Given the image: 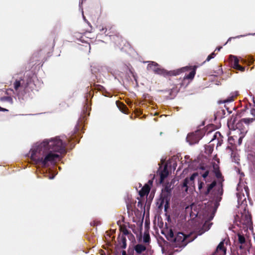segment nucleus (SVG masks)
Instances as JSON below:
<instances>
[{
    "instance_id": "obj_1",
    "label": "nucleus",
    "mask_w": 255,
    "mask_h": 255,
    "mask_svg": "<svg viewBox=\"0 0 255 255\" xmlns=\"http://www.w3.org/2000/svg\"><path fill=\"white\" fill-rule=\"evenodd\" d=\"M30 152L31 159L43 167H48L49 163L53 164L60 159L58 154L48 150L47 148L40 147V144L31 149Z\"/></svg>"
},
{
    "instance_id": "obj_2",
    "label": "nucleus",
    "mask_w": 255,
    "mask_h": 255,
    "mask_svg": "<svg viewBox=\"0 0 255 255\" xmlns=\"http://www.w3.org/2000/svg\"><path fill=\"white\" fill-rule=\"evenodd\" d=\"M197 68V66H186L177 70L168 71L160 67L159 65L155 62H151L147 66L148 70H151L155 74L162 75L164 77L176 76L182 72L191 70L188 74L185 75L184 77V79L189 80H192L194 78Z\"/></svg>"
},
{
    "instance_id": "obj_3",
    "label": "nucleus",
    "mask_w": 255,
    "mask_h": 255,
    "mask_svg": "<svg viewBox=\"0 0 255 255\" xmlns=\"http://www.w3.org/2000/svg\"><path fill=\"white\" fill-rule=\"evenodd\" d=\"M39 144L40 147L47 148L48 150L53 152L60 154L66 153V143L57 137L51 139H45Z\"/></svg>"
},
{
    "instance_id": "obj_4",
    "label": "nucleus",
    "mask_w": 255,
    "mask_h": 255,
    "mask_svg": "<svg viewBox=\"0 0 255 255\" xmlns=\"http://www.w3.org/2000/svg\"><path fill=\"white\" fill-rule=\"evenodd\" d=\"M216 185L217 181L215 180L213 181L211 183L207 184V189H205L204 191V195L206 196L208 195L210 193L212 195H213L214 198H215V206L217 208L219 204L218 202L220 201L222 199L221 196L223 194V188L222 182H220L219 186L213 190V189L215 187Z\"/></svg>"
},
{
    "instance_id": "obj_5",
    "label": "nucleus",
    "mask_w": 255,
    "mask_h": 255,
    "mask_svg": "<svg viewBox=\"0 0 255 255\" xmlns=\"http://www.w3.org/2000/svg\"><path fill=\"white\" fill-rule=\"evenodd\" d=\"M255 121V118H243L235 125V130L239 134L246 135L249 129V126Z\"/></svg>"
},
{
    "instance_id": "obj_6",
    "label": "nucleus",
    "mask_w": 255,
    "mask_h": 255,
    "mask_svg": "<svg viewBox=\"0 0 255 255\" xmlns=\"http://www.w3.org/2000/svg\"><path fill=\"white\" fill-rule=\"evenodd\" d=\"M235 223L238 226L241 227L243 225L248 228L252 224L251 215L246 212L242 213L241 216L237 215L235 217Z\"/></svg>"
},
{
    "instance_id": "obj_7",
    "label": "nucleus",
    "mask_w": 255,
    "mask_h": 255,
    "mask_svg": "<svg viewBox=\"0 0 255 255\" xmlns=\"http://www.w3.org/2000/svg\"><path fill=\"white\" fill-rule=\"evenodd\" d=\"M236 243L241 250L244 252H250V247L251 246L250 242L246 239L242 233H238L237 235Z\"/></svg>"
},
{
    "instance_id": "obj_8",
    "label": "nucleus",
    "mask_w": 255,
    "mask_h": 255,
    "mask_svg": "<svg viewBox=\"0 0 255 255\" xmlns=\"http://www.w3.org/2000/svg\"><path fill=\"white\" fill-rule=\"evenodd\" d=\"M97 27L102 33L105 34L107 36H109L110 37V39L118 33L115 26L110 23H108L106 25L102 24L99 25Z\"/></svg>"
},
{
    "instance_id": "obj_9",
    "label": "nucleus",
    "mask_w": 255,
    "mask_h": 255,
    "mask_svg": "<svg viewBox=\"0 0 255 255\" xmlns=\"http://www.w3.org/2000/svg\"><path fill=\"white\" fill-rule=\"evenodd\" d=\"M188 238L183 233L178 232L175 237L173 242L174 243V245L176 247L182 248L186 246L189 241L187 240Z\"/></svg>"
},
{
    "instance_id": "obj_10",
    "label": "nucleus",
    "mask_w": 255,
    "mask_h": 255,
    "mask_svg": "<svg viewBox=\"0 0 255 255\" xmlns=\"http://www.w3.org/2000/svg\"><path fill=\"white\" fill-rule=\"evenodd\" d=\"M171 189H172L171 188V185L167 184L165 186L164 189L162 193L161 194V204L162 205L164 202H165V204L164 205V208H165V210L169 207V202L170 200V197L171 195Z\"/></svg>"
},
{
    "instance_id": "obj_11",
    "label": "nucleus",
    "mask_w": 255,
    "mask_h": 255,
    "mask_svg": "<svg viewBox=\"0 0 255 255\" xmlns=\"http://www.w3.org/2000/svg\"><path fill=\"white\" fill-rule=\"evenodd\" d=\"M201 138L200 132L196 131L195 132L188 134L186 140L190 144H193L198 143Z\"/></svg>"
},
{
    "instance_id": "obj_12",
    "label": "nucleus",
    "mask_w": 255,
    "mask_h": 255,
    "mask_svg": "<svg viewBox=\"0 0 255 255\" xmlns=\"http://www.w3.org/2000/svg\"><path fill=\"white\" fill-rule=\"evenodd\" d=\"M250 195V190L247 186H244L241 192L237 193L238 201L239 203H243L246 200V197H249Z\"/></svg>"
},
{
    "instance_id": "obj_13",
    "label": "nucleus",
    "mask_w": 255,
    "mask_h": 255,
    "mask_svg": "<svg viewBox=\"0 0 255 255\" xmlns=\"http://www.w3.org/2000/svg\"><path fill=\"white\" fill-rule=\"evenodd\" d=\"M111 40L118 47H121L124 45L126 42L125 40L120 35V33H118L115 36L112 37Z\"/></svg>"
},
{
    "instance_id": "obj_14",
    "label": "nucleus",
    "mask_w": 255,
    "mask_h": 255,
    "mask_svg": "<svg viewBox=\"0 0 255 255\" xmlns=\"http://www.w3.org/2000/svg\"><path fill=\"white\" fill-rule=\"evenodd\" d=\"M238 95V92H232L230 94V95L229 96V97L226 99V100H224L223 101H219V104L221 103H226L228 102H231L234 101V99L235 98H236Z\"/></svg>"
},
{
    "instance_id": "obj_15",
    "label": "nucleus",
    "mask_w": 255,
    "mask_h": 255,
    "mask_svg": "<svg viewBox=\"0 0 255 255\" xmlns=\"http://www.w3.org/2000/svg\"><path fill=\"white\" fill-rule=\"evenodd\" d=\"M150 187L148 184H145L143 187L139 191V194L140 198L147 195L150 191Z\"/></svg>"
},
{
    "instance_id": "obj_16",
    "label": "nucleus",
    "mask_w": 255,
    "mask_h": 255,
    "mask_svg": "<svg viewBox=\"0 0 255 255\" xmlns=\"http://www.w3.org/2000/svg\"><path fill=\"white\" fill-rule=\"evenodd\" d=\"M169 174L167 166H165L163 169L159 172L160 182L162 183L164 180L168 176Z\"/></svg>"
},
{
    "instance_id": "obj_17",
    "label": "nucleus",
    "mask_w": 255,
    "mask_h": 255,
    "mask_svg": "<svg viewBox=\"0 0 255 255\" xmlns=\"http://www.w3.org/2000/svg\"><path fill=\"white\" fill-rule=\"evenodd\" d=\"M134 250L136 254L140 255L146 251V248L144 245L138 244L134 247Z\"/></svg>"
},
{
    "instance_id": "obj_18",
    "label": "nucleus",
    "mask_w": 255,
    "mask_h": 255,
    "mask_svg": "<svg viewBox=\"0 0 255 255\" xmlns=\"http://www.w3.org/2000/svg\"><path fill=\"white\" fill-rule=\"evenodd\" d=\"M230 60L232 67L234 69L239 64V60L237 56L231 55Z\"/></svg>"
},
{
    "instance_id": "obj_19",
    "label": "nucleus",
    "mask_w": 255,
    "mask_h": 255,
    "mask_svg": "<svg viewBox=\"0 0 255 255\" xmlns=\"http://www.w3.org/2000/svg\"><path fill=\"white\" fill-rule=\"evenodd\" d=\"M223 136H222L221 133L219 131H216L213 137L212 138L211 140H214L215 139H217L218 143H217V146H220L223 141L222 139Z\"/></svg>"
},
{
    "instance_id": "obj_20",
    "label": "nucleus",
    "mask_w": 255,
    "mask_h": 255,
    "mask_svg": "<svg viewBox=\"0 0 255 255\" xmlns=\"http://www.w3.org/2000/svg\"><path fill=\"white\" fill-rule=\"evenodd\" d=\"M213 167H214V172L216 177L219 179H222V181L221 182H222L224 180L223 177L222 176L221 172H220V171L219 170V166L217 165H214Z\"/></svg>"
},
{
    "instance_id": "obj_21",
    "label": "nucleus",
    "mask_w": 255,
    "mask_h": 255,
    "mask_svg": "<svg viewBox=\"0 0 255 255\" xmlns=\"http://www.w3.org/2000/svg\"><path fill=\"white\" fill-rule=\"evenodd\" d=\"M26 80L24 81V88L30 87V88H33L32 87H30V85L32 84L33 82L32 77L31 75H27L25 77Z\"/></svg>"
},
{
    "instance_id": "obj_22",
    "label": "nucleus",
    "mask_w": 255,
    "mask_h": 255,
    "mask_svg": "<svg viewBox=\"0 0 255 255\" xmlns=\"http://www.w3.org/2000/svg\"><path fill=\"white\" fill-rule=\"evenodd\" d=\"M14 88L15 90V91H17L18 89L20 87H23L24 88V79H21L20 80H16L14 84Z\"/></svg>"
},
{
    "instance_id": "obj_23",
    "label": "nucleus",
    "mask_w": 255,
    "mask_h": 255,
    "mask_svg": "<svg viewBox=\"0 0 255 255\" xmlns=\"http://www.w3.org/2000/svg\"><path fill=\"white\" fill-rule=\"evenodd\" d=\"M135 203L136 201L134 200H130L129 202H127V208L128 214L130 212H132L133 211V207L135 206Z\"/></svg>"
},
{
    "instance_id": "obj_24",
    "label": "nucleus",
    "mask_w": 255,
    "mask_h": 255,
    "mask_svg": "<svg viewBox=\"0 0 255 255\" xmlns=\"http://www.w3.org/2000/svg\"><path fill=\"white\" fill-rule=\"evenodd\" d=\"M175 237V236L171 229H170L169 231H168L166 235V239L170 242H173Z\"/></svg>"
},
{
    "instance_id": "obj_25",
    "label": "nucleus",
    "mask_w": 255,
    "mask_h": 255,
    "mask_svg": "<svg viewBox=\"0 0 255 255\" xmlns=\"http://www.w3.org/2000/svg\"><path fill=\"white\" fill-rule=\"evenodd\" d=\"M119 244L123 249H126L127 247V239L125 236H122Z\"/></svg>"
},
{
    "instance_id": "obj_26",
    "label": "nucleus",
    "mask_w": 255,
    "mask_h": 255,
    "mask_svg": "<svg viewBox=\"0 0 255 255\" xmlns=\"http://www.w3.org/2000/svg\"><path fill=\"white\" fill-rule=\"evenodd\" d=\"M217 251H221L224 253V254H226V248L224 247V242H221L218 245L217 249Z\"/></svg>"
},
{
    "instance_id": "obj_27",
    "label": "nucleus",
    "mask_w": 255,
    "mask_h": 255,
    "mask_svg": "<svg viewBox=\"0 0 255 255\" xmlns=\"http://www.w3.org/2000/svg\"><path fill=\"white\" fill-rule=\"evenodd\" d=\"M118 107L120 109V110L124 114H127L128 109L127 107V106L123 103H120L119 105H118Z\"/></svg>"
},
{
    "instance_id": "obj_28",
    "label": "nucleus",
    "mask_w": 255,
    "mask_h": 255,
    "mask_svg": "<svg viewBox=\"0 0 255 255\" xmlns=\"http://www.w3.org/2000/svg\"><path fill=\"white\" fill-rule=\"evenodd\" d=\"M204 186V183L203 181L200 180H198V190L200 194L204 195V191H205V189L203 188Z\"/></svg>"
},
{
    "instance_id": "obj_29",
    "label": "nucleus",
    "mask_w": 255,
    "mask_h": 255,
    "mask_svg": "<svg viewBox=\"0 0 255 255\" xmlns=\"http://www.w3.org/2000/svg\"><path fill=\"white\" fill-rule=\"evenodd\" d=\"M143 241L145 244H146V243L149 244L150 243V238L149 234L148 232H144V235H143Z\"/></svg>"
},
{
    "instance_id": "obj_30",
    "label": "nucleus",
    "mask_w": 255,
    "mask_h": 255,
    "mask_svg": "<svg viewBox=\"0 0 255 255\" xmlns=\"http://www.w3.org/2000/svg\"><path fill=\"white\" fill-rule=\"evenodd\" d=\"M213 149V146H211V145H207L205 146V152L208 155H210L212 153Z\"/></svg>"
},
{
    "instance_id": "obj_31",
    "label": "nucleus",
    "mask_w": 255,
    "mask_h": 255,
    "mask_svg": "<svg viewBox=\"0 0 255 255\" xmlns=\"http://www.w3.org/2000/svg\"><path fill=\"white\" fill-rule=\"evenodd\" d=\"M188 184L191 185L190 183H189V178L186 177L184 180V181H183V185H182V187L183 188H185V191H187V190L188 189Z\"/></svg>"
},
{
    "instance_id": "obj_32",
    "label": "nucleus",
    "mask_w": 255,
    "mask_h": 255,
    "mask_svg": "<svg viewBox=\"0 0 255 255\" xmlns=\"http://www.w3.org/2000/svg\"><path fill=\"white\" fill-rule=\"evenodd\" d=\"M0 100L1 101H7V102L10 103V104H12V103H13L12 98L9 96H5V97H1L0 99Z\"/></svg>"
},
{
    "instance_id": "obj_33",
    "label": "nucleus",
    "mask_w": 255,
    "mask_h": 255,
    "mask_svg": "<svg viewBox=\"0 0 255 255\" xmlns=\"http://www.w3.org/2000/svg\"><path fill=\"white\" fill-rule=\"evenodd\" d=\"M198 175V173L197 172H195L191 175L190 178H189V183H190L191 185L194 183V179Z\"/></svg>"
},
{
    "instance_id": "obj_34",
    "label": "nucleus",
    "mask_w": 255,
    "mask_h": 255,
    "mask_svg": "<svg viewBox=\"0 0 255 255\" xmlns=\"http://www.w3.org/2000/svg\"><path fill=\"white\" fill-rule=\"evenodd\" d=\"M121 231L123 232L124 235H128L129 234V231L127 229L126 226L121 227Z\"/></svg>"
},
{
    "instance_id": "obj_35",
    "label": "nucleus",
    "mask_w": 255,
    "mask_h": 255,
    "mask_svg": "<svg viewBox=\"0 0 255 255\" xmlns=\"http://www.w3.org/2000/svg\"><path fill=\"white\" fill-rule=\"evenodd\" d=\"M216 55V54L215 53V51L212 52L207 57L206 60L204 62V63L209 61L211 59L214 58Z\"/></svg>"
},
{
    "instance_id": "obj_36",
    "label": "nucleus",
    "mask_w": 255,
    "mask_h": 255,
    "mask_svg": "<svg viewBox=\"0 0 255 255\" xmlns=\"http://www.w3.org/2000/svg\"><path fill=\"white\" fill-rule=\"evenodd\" d=\"M83 123L82 121H78V123L75 127V129L76 131L79 130L82 127Z\"/></svg>"
},
{
    "instance_id": "obj_37",
    "label": "nucleus",
    "mask_w": 255,
    "mask_h": 255,
    "mask_svg": "<svg viewBox=\"0 0 255 255\" xmlns=\"http://www.w3.org/2000/svg\"><path fill=\"white\" fill-rule=\"evenodd\" d=\"M231 157L233 158L232 160L233 161L237 162V163H239V161L240 160V159L233 152L231 154Z\"/></svg>"
},
{
    "instance_id": "obj_38",
    "label": "nucleus",
    "mask_w": 255,
    "mask_h": 255,
    "mask_svg": "<svg viewBox=\"0 0 255 255\" xmlns=\"http://www.w3.org/2000/svg\"><path fill=\"white\" fill-rule=\"evenodd\" d=\"M137 200H138V201L137 202V206L138 208H140L141 209H142L143 202L140 199V198L137 197Z\"/></svg>"
},
{
    "instance_id": "obj_39",
    "label": "nucleus",
    "mask_w": 255,
    "mask_h": 255,
    "mask_svg": "<svg viewBox=\"0 0 255 255\" xmlns=\"http://www.w3.org/2000/svg\"><path fill=\"white\" fill-rule=\"evenodd\" d=\"M239 137L238 139V143L239 145H241L242 142L243 138L245 137V135H243V134H239Z\"/></svg>"
},
{
    "instance_id": "obj_40",
    "label": "nucleus",
    "mask_w": 255,
    "mask_h": 255,
    "mask_svg": "<svg viewBox=\"0 0 255 255\" xmlns=\"http://www.w3.org/2000/svg\"><path fill=\"white\" fill-rule=\"evenodd\" d=\"M234 69L237 70H239L241 72H244L245 70V67L242 66L240 64H239L238 66H237V68H235Z\"/></svg>"
},
{
    "instance_id": "obj_41",
    "label": "nucleus",
    "mask_w": 255,
    "mask_h": 255,
    "mask_svg": "<svg viewBox=\"0 0 255 255\" xmlns=\"http://www.w3.org/2000/svg\"><path fill=\"white\" fill-rule=\"evenodd\" d=\"M209 170H206L204 173L202 174V177L205 179L209 175Z\"/></svg>"
},
{
    "instance_id": "obj_42",
    "label": "nucleus",
    "mask_w": 255,
    "mask_h": 255,
    "mask_svg": "<svg viewBox=\"0 0 255 255\" xmlns=\"http://www.w3.org/2000/svg\"><path fill=\"white\" fill-rule=\"evenodd\" d=\"M251 114L255 118V108H253L251 110Z\"/></svg>"
},
{
    "instance_id": "obj_43",
    "label": "nucleus",
    "mask_w": 255,
    "mask_h": 255,
    "mask_svg": "<svg viewBox=\"0 0 255 255\" xmlns=\"http://www.w3.org/2000/svg\"><path fill=\"white\" fill-rule=\"evenodd\" d=\"M199 169H201L202 170H207V166H205L204 165H200V166L199 167Z\"/></svg>"
},
{
    "instance_id": "obj_44",
    "label": "nucleus",
    "mask_w": 255,
    "mask_h": 255,
    "mask_svg": "<svg viewBox=\"0 0 255 255\" xmlns=\"http://www.w3.org/2000/svg\"><path fill=\"white\" fill-rule=\"evenodd\" d=\"M234 137H235V138H237V137L236 136L234 135V136H230V137H229V140L230 141H231L232 140H235V139L234 138Z\"/></svg>"
},
{
    "instance_id": "obj_45",
    "label": "nucleus",
    "mask_w": 255,
    "mask_h": 255,
    "mask_svg": "<svg viewBox=\"0 0 255 255\" xmlns=\"http://www.w3.org/2000/svg\"><path fill=\"white\" fill-rule=\"evenodd\" d=\"M0 111H1V112H7L8 111V110L5 109V108H1V107H0Z\"/></svg>"
},
{
    "instance_id": "obj_46",
    "label": "nucleus",
    "mask_w": 255,
    "mask_h": 255,
    "mask_svg": "<svg viewBox=\"0 0 255 255\" xmlns=\"http://www.w3.org/2000/svg\"><path fill=\"white\" fill-rule=\"evenodd\" d=\"M239 173L240 174V177L241 178L245 176V174H244V172H241L240 170H239Z\"/></svg>"
},
{
    "instance_id": "obj_47",
    "label": "nucleus",
    "mask_w": 255,
    "mask_h": 255,
    "mask_svg": "<svg viewBox=\"0 0 255 255\" xmlns=\"http://www.w3.org/2000/svg\"><path fill=\"white\" fill-rule=\"evenodd\" d=\"M122 253V255H127V253L125 251H123Z\"/></svg>"
},
{
    "instance_id": "obj_48",
    "label": "nucleus",
    "mask_w": 255,
    "mask_h": 255,
    "mask_svg": "<svg viewBox=\"0 0 255 255\" xmlns=\"http://www.w3.org/2000/svg\"><path fill=\"white\" fill-rule=\"evenodd\" d=\"M173 90H174V88H172V89L169 90V91H170V96L171 95V93L173 91Z\"/></svg>"
},
{
    "instance_id": "obj_49",
    "label": "nucleus",
    "mask_w": 255,
    "mask_h": 255,
    "mask_svg": "<svg viewBox=\"0 0 255 255\" xmlns=\"http://www.w3.org/2000/svg\"><path fill=\"white\" fill-rule=\"evenodd\" d=\"M86 0H80V3L82 4L83 2L85 1Z\"/></svg>"
},
{
    "instance_id": "obj_50",
    "label": "nucleus",
    "mask_w": 255,
    "mask_h": 255,
    "mask_svg": "<svg viewBox=\"0 0 255 255\" xmlns=\"http://www.w3.org/2000/svg\"><path fill=\"white\" fill-rule=\"evenodd\" d=\"M221 48L222 47H219L216 48V50H218V51H220Z\"/></svg>"
},
{
    "instance_id": "obj_51",
    "label": "nucleus",
    "mask_w": 255,
    "mask_h": 255,
    "mask_svg": "<svg viewBox=\"0 0 255 255\" xmlns=\"http://www.w3.org/2000/svg\"><path fill=\"white\" fill-rule=\"evenodd\" d=\"M232 39V37H230V38L228 39V41H227V42H229L230 41H231V40Z\"/></svg>"
},
{
    "instance_id": "obj_52",
    "label": "nucleus",
    "mask_w": 255,
    "mask_h": 255,
    "mask_svg": "<svg viewBox=\"0 0 255 255\" xmlns=\"http://www.w3.org/2000/svg\"><path fill=\"white\" fill-rule=\"evenodd\" d=\"M253 251V255H255V250H254Z\"/></svg>"
},
{
    "instance_id": "obj_53",
    "label": "nucleus",
    "mask_w": 255,
    "mask_h": 255,
    "mask_svg": "<svg viewBox=\"0 0 255 255\" xmlns=\"http://www.w3.org/2000/svg\"><path fill=\"white\" fill-rule=\"evenodd\" d=\"M148 183L151 184L152 183V181L151 180H149Z\"/></svg>"
},
{
    "instance_id": "obj_54",
    "label": "nucleus",
    "mask_w": 255,
    "mask_h": 255,
    "mask_svg": "<svg viewBox=\"0 0 255 255\" xmlns=\"http://www.w3.org/2000/svg\"><path fill=\"white\" fill-rule=\"evenodd\" d=\"M84 109H85L84 110V111H85H85H86V110H87V107H84Z\"/></svg>"
}]
</instances>
